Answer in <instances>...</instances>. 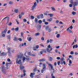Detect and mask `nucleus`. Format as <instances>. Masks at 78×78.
<instances>
[{"label": "nucleus", "instance_id": "obj_1", "mask_svg": "<svg viewBox=\"0 0 78 78\" xmlns=\"http://www.w3.org/2000/svg\"><path fill=\"white\" fill-rule=\"evenodd\" d=\"M23 58V54H20L16 58V64H20L22 63V60Z\"/></svg>", "mask_w": 78, "mask_h": 78}, {"label": "nucleus", "instance_id": "obj_2", "mask_svg": "<svg viewBox=\"0 0 78 78\" xmlns=\"http://www.w3.org/2000/svg\"><path fill=\"white\" fill-rule=\"evenodd\" d=\"M4 68L5 66L2 65V70L3 73H4V74H5V73H6V70H5V69H4Z\"/></svg>", "mask_w": 78, "mask_h": 78}, {"label": "nucleus", "instance_id": "obj_3", "mask_svg": "<svg viewBox=\"0 0 78 78\" xmlns=\"http://www.w3.org/2000/svg\"><path fill=\"white\" fill-rule=\"evenodd\" d=\"M24 14L25 13H24V12L21 13L19 15V19H21V17H22V16H23V15H24Z\"/></svg>", "mask_w": 78, "mask_h": 78}, {"label": "nucleus", "instance_id": "obj_4", "mask_svg": "<svg viewBox=\"0 0 78 78\" xmlns=\"http://www.w3.org/2000/svg\"><path fill=\"white\" fill-rule=\"evenodd\" d=\"M34 5L32 7L33 9H34L36 8V6H37V3L36 2H35L34 4Z\"/></svg>", "mask_w": 78, "mask_h": 78}, {"label": "nucleus", "instance_id": "obj_5", "mask_svg": "<svg viewBox=\"0 0 78 78\" xmlns=\"http://www.w3.org/2000/svg\"><path fill=\"white\" fill-rule=\"evenodd\" d=\"M42 69L43 70H45L46 69V64H45V63H44L43 64V69Z\"/></svg>", "mask_w": 78, "mask_h": 78}, {"label": "nucleus", "instance_id": "obj_6", "mask_svg": "<svg viewBox=\"0 0 78 78\" xmlns=\"http://www.w3.org/2000/svg\"><path fill=\"white\" fill-rule=\"evenodd\" d=\"M73 7H75L76 6H77V5H78V4L77 3V2H73Z\"/></svg>", "mask_w": 78, "mask_h": 78}, {"label": "nucleus", "instance_id": "obj_7", "mask_svg": "<svg viewBox=\"0 0 78 78\" xmlns=\"http://www.w3.org/2000/svg\"><path fill=\"white\" fill-rule=\"evenodd\" d=\"M35 75V73H31L30 75V76L31 78H33L34 77V76L33 75Z\"/></svg>", "mask_w": 78, "mask_h": 78}, {"label": "nucleus", "instance_id": "obj_8", "mask_svg": "<svg viewBox=\"0 0 78 78\" xmlns=\"http://www.w3.org/2000/svg\"><path fill=\"white\" fill-rule=\"evenodd\" d=\"M53 50V48H51V49H50V48H47L46 49V51L48 52H50L51 51Z\"/></svg>", "mask_w": 78, "mask_h": 78}, {"label": "nucleus", "instance_id": "obj_9", "mask_svg": "<svg viewBox=\"0 0 78 78\" xmlns=\"http://www.w3.org/2000/svg\"><path fill=\"white\" fill-rule=\"evenodd\" d=\"M6 53H5V52H2L0 55V56H6Z\"/></svg>", "mask_w": 78, "mask_h": 78}, {"label": "nucleus", "instance_id": "obj_10", "mask_svg": "<svg viewBox=\"0 0 78 78\" xmlns=\"http://www.w3.org/2000/svg\"><path fill=\"white\" fill-rule=\"evenodd\" d=\"M20 68L21 70H22L24 69V66L22 65H20Z\"/></svg>", "mask_w": 78, "mask_h": 78}, {"label": "nucleus", "instance_id": "obj_11", "mask_svg": "<svg viewBox=\"0 0 78 78\" xmlns=\"http://www.w3.org/2000/svg\"><path fill=\"white\" fill-rule=\"evenodd\" d=\"M67 30L68 33H73L72 31L69 29V28H68L67 29Z\"/></svg>", "mask_w": 78, "mask_h": 78}, {"label": "nucleus", "instance_id": "obj_12", "mask_svg": "<svg viewBox=\"0 0 78 78\" xmlns=\"http://www.w3.org/2000/svg\"><path fill=\"white\" fill-rule=\"evenodd\" d=\"M37 27L38 28L37 29L38 31H40V30H41V26L38 25Z\"/></svg>", "mask_w": 78, "mask_h": 78}, {"label": "nucleus", "instance_id": "obj_13", "mask_svg": "<svg viewBox=\"0 0 78 78\" xmlns=\"http://www.w3.org/2000/svg\"><path fill=\"white\" fill-rule=\"evenodd\" d=\"M6 32H7V29H5L3 32H2L1 33V34H3V33H4V34H6Z\"/></svg>", "mask_w": 78, "mask_h": 78}, {"label": "nucleus", "instance_id": "obj_14", "mask_svg": "<svg viewBox=\"0 0 78 78\" xmlns=\"http://www.w3.org/2000/svg\"><path fill=\"white\" fill-rule=\"evenodd\" d=\"M26 59L27 61H29V60H30L31 59H30V57L26 56Z\"/></svg>", "mask_w": 78, "mask_h": 78}, {"label": "nucleus", "instance_id": "obj_15", "mask_svg": "<svg viewBox=\"0 0 78 78\" xmlns=\"http://www.w3.org/2000/svg\"><path fill=\"white\" fill-rule=\"evenodd\" d=\"M45 61V58L40 59L39 60V61L40 62H44V61Z\"/></svg>", "mask_w": 78, "mask_h": 78}, {"label": "nucleus", "instance_id": "obj_16", "mask_svg": "<svg viewBox=\"0 0 78 78\" xmlns=\"http://www.w3.org/2000/svg\"><path fill=\"white\" fill-rule=\"evenodd\" d=\"M48 66H50L51 69L52 70V69H53V66H52V65H51V64L50 63L48 64Z\"/></svg>", "mask_w": 78, "mask_h": 78}, {"label": "nucleus", "instance_id": "obj_17", "mask_svg": "<svg viewBox=\"0 0 78 78\" xmlns=\"http://www.w3.org/2000/svg\"><path fill=\"white\" fill-rule=\"evenodd\" d=\"M48 59L49 61H52V60H53V58L51 57H49Z\"/></svg>", "mask_w": 78, "mask_h": 78}, {"label": "nucleus", "instance_id": "obj_18", "mask_svg": "<svg viewBox=\"0 0 78 78\" xmlns=\"http://www.w3.org/2000/svg\"><path fill=\"white\" fill-rule=\"evenodd\" d=\"M40 35V34L39 33H37L35 34V36H39Z\"/></svg>", "mask_w": 78, "mask_h": 78}, {"label": "nucleus", "instance_id": "obj_19", "mask_svg": "<svg viewBox=\"0 0 78 78\" xmlns=\"http://www.w3.org/2000/svg\"><path fill=\"white\" fill-rule=\"evenodd\" d=\"M52 20H53V19L51 18H50V19L48 20V21L49 22H51V21H52Z\"/></svg>", "mask_w": 78, "mask_h": 78}, {"label": "nucleus", "instance_id": "obj_20", "mask_svg": "<svg viewBox=\"0 0 78 78\" xmlns=\"http://www.w3.org/2000/svg\"><path fill=\"white\" fill-rule=\"evenodd\" d=\"M38 20H37V18H35V22L36 23H37L38 22Z\"/></svg>", "mask_w": 78, "mask_h": 78}, {"label": "nucleus", "instance_id": "obj_21", "mask_svg": "<svg viewBox=\"0 0 78 78\" xmlns=\"http://www.w3.org/2000/svg\"><path fill=\"white\" fill-rule=\"evenodd\" d=\"M48 15H49V16H50V17H52L53 16V15L51 14H48Z\"/></svg>", "mask_w": 78, "mask_h": 78}, {"label": "nucleus", "instance_id": "obj_22", "mask_svg": "<svg viewBox=\"0 0 78 78\" xmlns=\"http://www.w3.org/2000/svg\"><path fill=\"white\" fill-rule=\"evenodd\" d=\"M14 11L15 12H16V13H18L19 12V9H16Z\"/></svg>", "mask_w": 78, "mask_h": 78}, {"label": "nucleus", "instance_id": "obj_23", "mask_svg": "<svg viewBox=\"0 0 78 78\" xmlns=\"http://www.w3.org/2000/svg\"><path fill=\"white\" fill-rule=\"evenodd\" d=\"M15 31H16V32L18 31H19V28L17 27V28H15Z\"/></svg>", "mask_w": 78, "mask_h": 78}, {"label": "nucleus", "instance_id": "obj_24", "mask_svg": "<svg viewBox=\"0 0 78 78\" xmlns=\"http://www.w3.org/2000/svg\"><path fill=\"white\" fill-rule=\"evenodd\" d=\"M72 14H73V16H75V14H76V12L73 11L72 12Z\"/></svg>", "mask_w": 78, "mask_h": 78}, {"label": "nucleus", "instance_id": "obj_25", "mask_svg": "<svg viewBox=\"0 0 78 78\" xmlns=\"http://www.w3.org/2000/svg\"><path fill=\"white\" fill-rule=\"evenodd\" d=\"M48 28H49V26H47L45 28V30H48Z\"/></svg>", "mask_w": 78, "mask_h": 78}, {"label": "nucleus", "instance_id": "obj_26", "mask_svg": "<svg viewBox=\"0 0 78 78\" xmlns=\"http://www.w3.org/2000/svg\"><path fill=\"white\" fill-rule=\"evenodd\" d=\"M13 40L14 41H17V38L16 37H14Z\"/></svg>", "mask_w": 78, "mask_h": 78}, {"label": "nucleus", "instance_id": "obj_27", "mask_svg": "<svg viewBox=\"0 0 78 78\" xmlns=\"http://www.w3.org/2000/svg\"><path fill=\"white\" fill-rule=\"evenodd\" d=\"M7 50L9 52H10V51H11V49L10 48H7Z\"/></svg>", "mask_w": 78, "mask_h": 78}, {"label": "nucleus", "instance_id": "obj_28", "mask_svg": "<svg viewBox=\"0 0 78 78\" xmlns=\"http://www.w3.org/2000/svg\"><path fill=\"white\" fill-rule=\"evenodd\" d=\"M25 59H26V58L25 57H23V62H25Z\"/></svg>", "mask_w": 78, "mask_h": 78}, {"label": "nucleus", "instance_id": "obj_29", "mask_svg": "<svg viewBox=\"0 0 78 78\" xmlns=\"http://www.w3.org/2000/svg\"><path fill=\"white\" fill-rule=\"evenodd\" d=\"M41 50H42V51H40V53L41 54V55H42V54H43V52H44V49H42Z\"/></svg>", "mask_w": 78, "mask_h": 78}, {"label": "nucleus", "instance_id": "obj_30", "mask_svg": "<svg viewBox=\"0 0 78 78\" xmlns=\"http://www.w3.org/2000/svg\"><path fill=\"white\" fill-rule=\"evenodd\" d=\"M7 37L9 39H11V36L9 35H8L7 36Z\"/></svg>", "mask_w": 78, "mask_h": 78}, {"label": "nucleus", "instance_id": "obj_31", "mask_svg": "<svg viewBox=\"0 0 78 78\" xmlns=\"http://www.w3.org/2000/svg\"><path fill=\"white\" fill-rule=\"evenodd\" d=\"M59 36H60V34H57L56 35V37L57 38H59Z\"/></svg>", "mask_w": 78, "mask_h": 78}, {"label": "nucleus", "instance_id": "obj_32", "mask_svg": "<svg viewBox=\"0 0 78 78\" xmlns=\"http://www.w3.org/2000/svg\"><path fill=\"white\" fill-rule=\"evenodd\" d=\"M7 22L8 23L9 20V17H8L7 16Z\"/></svg>", "mask_w": 78, "mask_h": 78}, {"label": "nucleus", "instance_id": "obj_33", "mask_svg": "<svg viewBox=\"0 0 78 78\" xmlns=\"http://www.w3.org/2000/svg\"><path fill=\"white\" fill-rule=\"evenodd\" d=\"M70 53L71 55H73V54H74V52H73V51H71L70 52Z\"/></svg>", "mask_w": 78, "mask_h": 78}, {"label": "nucleus", "instance_id": "obj_34", "mask_svg": "<svg viewBox=\"0 0 78 78\" xmlns=\"http://www.w3.org/2000/svg\"><path fill=\"white\" fill-rule=\"evenodd\" d=\"M51 9L52 10V11H55V8H54V7H51Z\"/></svg>", "mask_w": 78, "mask_h": 78}, {"label": "nucleus", "instance_id": "obj_35", "mask_svg": "<svg viewBox=\"0 0 78 78\" xmlns=\"http://www.w3.org/2000/svg\"><path fill=\"white\" fill-rule=\"evenodd\" d=\"M73 6V5L71 4H69V6L70 7V8H72V6Z\"/></svg>", "mask_w": 78, "mask_h": 78}, {"label": "nucleus", "instance_id": "obj_36", "mask_svg": "<svg viewBox=\"0 0 78 78\" xmlns=\"http://www.w3.org/2000/svg\"><path fill=\"white\" fill-rule=\"evenodd\" d=\"M9 5H12L13 4V2L11 1L9 2Z\"/></svg>", "mask_w": 78, "mask_h": 78}, {"label": "nucleus", "instance_id": "obj_37", "mask_svg": "<svg viewBox=\"0 0 78 78\" xmlns=\"http://www.w3.org/2000/svg\"><path fill=\"white\" fill-rule=\"evenodd\" d=\"M31 56H33V57H35V56H36V55L34 54H32L31 55Z\"/></svg>", "mask_w": 78, "mask_h": 78}, {"label": "nucleus", "instance_id": "obj_38", "mask_svg": "<svg viewBox=\"0 0 78 78\" xmlns=\"http://www.w3.org/2000/svg\"><path fill=\"white\" fill-rule=\"evenodd\" d=\"M23 21L24 22H27V19H23Z\"/></svg>", "mask_w": 78, "mask_h": 78}, {"label": "nucleus", "instance_id": "obj_39", "mask_svg": "<svg viewBox=\"0 0 78 78\" xmlns=\"http://www.w3.org/2000/svg\"><path fill=\"white\" fill-rule=\"evenodd\" d=\"M38 23L40 24H41V23H42V20H39L38 21Z\"/></svg>", "mask_w": 78, "mask_h": 78}, {"label": "nucleus", "instance_id": "obj_40", "mask_svg": "<svg viewBox=\"0 0 78 78\" xmlns=\"http://www.w3.org/2000/svg\"><path fill=\"white\" fill-rule=\"evenodd\" d=\"M28 41H31V37H30L28 39Z\"/></svg>", "mask_w": 78, "mask_h": 78}, {"label": "nucleus", "instance_id": "obj_41", "mask_svg": "<svg viewBox=\"0 0 78 78\" xmlns=\"http://www.w3.org/2000/svg\"><path fill=\"white\" fill-rule=\"evenodd\" d=\"M51 28H49L48 30V32H51Z\"/></svg>", "mask_w": 78, "mask_h": 78}, {"label": "nucleus", "instance_id": "obj_42", "mask_svg": "<svg viewBox=\"0 0 78 78\" xmlns=\"http://www.w3.org/2000/svg\"><path fill=\"white\" fill-rule=\"evenodd\" d=\"M69 28H70L71 30H72L73 29V26H71L70 27H69Z\"/></svg>", "mask_w": 78, "mask_h": 78}, {"label": "nucleus", "instance_id": "obj_43", "mask_svg": "<svg viewBox=\"0 0 78 78\" xmlns=\"http://www.w3.org/2000/svg\"><path fill=\"white\" fill-rule=\"evenodd\" d=\"M70 3H71V4H73V0H70Z\"/></svg>", "mask_w": 78, "mask_h": 78}, {"label": "nucleus", "instance_id": "obj_44", "mask_svg": "<svg viewBox=\"0 0 78 78\" xmlns=\"http://www.w3.org/2000/svg\"><path fill=\"white\" fill-rule=\"evenodd\" d=\"M31 18L32 19H34V16H31Z\"/></svg>", "mask_w": 78, "mask_h": 78}, {"label": "nucleus", "instance_id": "obj_45", "mask_svg": "<svg viewBox=\"0 0 78 78\" xmlns=\"http://www.w3.org/2000/svg\"><path fill=\"white\" fill-rule=\"evenodd\" d=\"M69 64H72V61H71V60H69Z\"/></svg>", "mask_w": 78, "mask_h": 78}, {"label": "nucleus", "instance_id": "obj_46", "mask_svg": "<svg viewBox=\"0 0 78 78\" xmlns=\"http://www.w3.org/2000/svg\"><path fill=\"white\" fill-rule=\"evenodd\" d=\"M8 55L9 56H11V53H10V52H9Z\"/></svg>", "mask_w": 78, "mask_h": 78}, {"label": "nucleus", "instance_id": "obj_47", "mask_svg": "<svg viewBox=\"0 0 78 78\" xmlns=\"http://www.w3.org/2000/svg\"><path fill=\"white\" fill-rule=\"evenodd\" d=\"M75 48H78V45L76 44L75 45Z\"/></svg>", "mask_w": 78, "mask_h": 78}, {"label": "nucleus", "instance_id": "obj_48", "mask_svg": "<svg viewBox=\"0 0 78 78\" xmlns=\"http://www.w3.org/2000/svg\"><path fill=\"white\" fill-rule=\"evenodd\" d=\"M41 40H42V41H44V37H42L41 38Z\"/></svg>", "mask_w": 78, "mask_h": 78}, {"label": "nucleus", "instance_id": "obj_49", "mask_svg": "<svg viewBox=\"0 0 78 78\" xmlns=\"http://www.w3.org/2000/svg\"><path fill=\"white\" fill-rule=\"evenodd\" d=\"M73 10H74V11H76V8H75V7H74L73 8Z\"/></svg>", "mask_w": 78, "mask_h": 78}, {"label": "nucleus", "instance_id": "obj_50", "mask_svg": "<svg viewBox=\"0 0 78 78\" xmlns=\"http://www.w3.org/2000/svg\"><path fill=\"white\" fill-rule=\"evenodd\" d=\"M7 61L8 62H10L11 61V60L9 58H8L7 59Z\"/></svg>", "mask_w": 78, "mask_h": 78}, {"label": "nucleus", "instance_id": "obj_51", "mask_svg": "<svg viewBox=\"0 0 78 78\" xmlns=\"http://www.w3.org/2000/svg\"><path fill=\"white\" fill-rule=\"evenodd\" d=\"M5 36H6V35H5V34H2V37H5Z\"/></svg>", "mask_w": 78, "mask_h": 78}, {"label": "nucleus", "instance_id": "obj_52", "mask_svg": "<svg viewBox=\"0 0 78 78\" xmlns=\"http://www.w3.org/2000/svg\"><path fill=\"white\" fill-rule=\"evenodd\" d=\"M60 64V62L59 61L58 62H57L58 65V66H59Z\"/></svg>", "mask_w": 78, "mask_h": 78}, {"label": "nucleus", "instance_id": "obj_53", "mask_svg": "<svg viewBox=\"0 0 78 78\" xmlns=\"http://www.w3.org/2000/svg\"><path fill=\"white\" fill-rule=\"evenodd\" d=\"M37 70V69L36 68H34V72H36Z\"/></svg>", "mask_w": 78, "mask_h": 78}, {"label": "nucleus", "instance_id": "obj_54", "mask_svg": "<svg viewBox=\"0 0 78 78\" xmlns=\"http://www.w3.org/2000/svg\"><path fill=\"white\" fill-rule=\"evenodd\" d=\"M51 47V46H50V45H49L48 46V48H50Z\"/></svg>", "mask_w": 78, "mask_h": 78}, {"label": "nucleus", "instance_id": "obj_55", "mask_svg": "<svg viewBox=\"0 0 78 78\" xmlns=\"http://www.w3.org/2000/svg\"><path fill=\"white\" fill-rule=\"evenodd\" d=\"M44 23L45 25H48V23L47 22H45Z\"/></svg>", "mask_w": 78, "mask_h": 78}, {"label": "nucleus", "instance_id": "obj_56", "mask_svg": "<svg viewBox=\"0 0 78 78\" xmlns=\"http://www.w3.org/2000/svg\"><path fill=\"white\" fill-rule=\"evenodd\" d=\"M54 65L55 66H56V64H57V63H56V62H55L54 63Z\"/></svg>", "mask_w": 78, "mask_h": 78}, {"label": "nucleus", "instance_id": "obj_57", "mask_svg": "<svg viewBox=\"0 0 78 78\" xmlns=\"http://www.w3.org/2000/svg\"><path fill=\"white\" fill-rule=\"evenodd\" d=\"M57 59H58V60H59V59H60V57H57Z\"/></svg>", "mask_w": 78, "mask_h": 78}, {"label": "nucleus", "instance_id": "obj_58", "mask_svg": "<svg viewBox=\"0 0 78 78\" xmlns=\"http://www.w3.org/2000/svg\"><path fill=\"white\" fill-rule=\"evenodd\" d=\"M69 76H72V75H73V73H70L69 74Z\"/></svg>", "mask_w": 78, "mask_h": 78}, {"label": "nucleus", "instance_id": "obj_59", "mask_svg": "<svg viewBox=\"0 0 78 78\" xmlns=\"http://www.w3.org/2000/svg\"><path fill=\"white\" fill-rule=\"evenodd\" d=\"M18 40L19 41H22V39L20 38H19L18 39Z\"/></svg>", "mask_w": 78, "mask_h": 78}, {"label": "nucleus", "instance_id": "obj_60", "mask_svg": "<svg viewBox=\"0 0 78 78\" xmlns=\"http://www.w3.org/2000/svg\"><path fill=\"white\" fill-rule=\"evenodd\" d=\"M28 55H30V56H31V52H28Z\"/></svg>", "mask_w": 78, "mask_h": 78}, {"label": "nucleus", "instance_id": "obj_61", "mask_svg": "<svg viewBox=\"0 0 78 78\" xmlns=\"http://www.w3.org/2000/svg\"><path fill=\"white\" fill-rule=\"evenodd\" d=\"M34 62V61H32L29 62V63H33Z\"/></svg>", "mask_w": 78, "mask_h": 78}, {"label": "nucleus", "instance_id": "obj_62", "mask_svg": "<svg viewBox=\"0 0 78 78\" xmlns=\"http://www.w3.org/2000/svg\"><path fill=\"white\" fill-rule=\"evenodd\" d=\"M64 58H62L61 59V61H64Z\"/></svg>", "mask_w": 78, "mask_h": 78}, {"label": "nucleus", "instance_id": "obj_63", "mask_svg": "<svg viewBox=\"0 0 78 78\" xmlns=\"http://www.w3.org/2000/svg\"><path fill=\"white\" fill-rule=\"evenodd\" d=\"M56 49H58L59 48V46H56Z\"/></svg>", "mask_w": 78, "mask_h": 78}, {"label": "nucleus", "instance_id": "obj_64", "mask_svg": "<svg viewBox=\"0 0 78 78\" xmlns=\"http://www.w3.org/2000/svg\"><path fill=\"white\" fill-rule=\"evenodd\" d=\"M40 16H41V18H43V14H41Z\"/></svg>", "mask_w": 78, "mask_h": 78}]
</instances>
